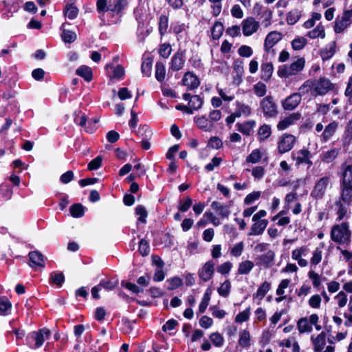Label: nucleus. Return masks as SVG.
<instances>
[{
	"label": "nucleus",
	"mask_w": 352,
	"mask_h": 352,
	"mask_svg": "<svg viewBox=\"0 0 352 352\" xmlns=\"http://www.w3.org/2000/svg\"><path fill=\"white\" fill-rule=\"evenodd\" d=\"M351 203L352 194L340 192V196L336 200L333 204V209L338 216V221L348 219L350 217Z\"/></svg>",
	"instance_id": "nucleus-1"
},
{
	"label": "nucleus",
	"mask_w": 352,
	"mask_h": 352,
	"mask_svg": "<svg viewBox=\"0 0 352 352\" xmlns=\"http://www.w3.org/2000/svg\"><path fill=\"white\" fill-rule=\"evenodd\" d=\"M351 235L349 223L346 222L334 225L331 230V239L340 245H349L351 242Z\"/></svg>",
	"instance_id": "nucleus-2"
},
{
	"label": "nucleus",
	"mask_w": 352,
	"mask_h": 352,
	"mask_svg": "<svg viewBox=\"0 0 352 352\" xmlns=\"http://www.w3.org/2000/svg\"><path fill=\"white\" fill-rule=\"evenodd\" d=\"M305 65V58H298L289 65L285 64L280 66L277 71L278 76L280 78H289L295 76L303 70Z\"/></svg>",
	"instance_id": "nucleus-3"
},
{
	"label": "nucleus",
	"mask_w": 352,
	"mask_h": 352,
	"mask_svg": "<svg viewBox=\"0 0 352 352\" xmlns=\"http://www.w3.org/2000/svg\"><path fill=\"white\" fill-rule=\"evenodd\" d=\"M50 331L47 328L32 331L27 336V344L32 349H38L50 338Z\"/></svg>",
	"instance_id": "nucleus-4"
},
{
	"label": "nucleus",
	"mask_w": 352,
	"mask_h": 352,
	"mask_svg": "<svg viewBox=\"0 0 352 352\" xmlns=\"http://www.w3.org/2000/svg\"><path fill=\"white\" fill-rule=\"evenodd\" d=\"M337 90L336 85L332 83L327 78H320L313 82V93L315 96H324L329 91H336Z\"/></svg>",
	"instance_id": "nucleus-5"
},
{
	"label": "nucleus",
	"mask_w": 352,
	"mask_h": 352,
	"mask_svg": "<svg viewBox=\"0 0 352 352\" xmlns=\"http://www.w3.org/2000/svg\"><path fill=\"white\" fill-rule=\"evenodd\" d=\"M338 125L339 123L338 122L333 121L324 128L322 123H318L316 125L315 130L318 133L322 132L319 135L320 142L322 143L328 142L337 131Z\"/></svg>",
	"instance_id": "nucleus-6"
},
{
	"label": "nucleus",
	"mask_w": 352,
	"mask_h": 352,
	"mask_svg": "<svg viewBox=\"0 0 352 352\" xmlns=\"http://www.w3.org/2000/svg\"><path fill=\"white\" fill-rule=\"evenodd\" d=\"M259 109L267 118H274L278 114L277 105L272 96H267L260 101Z\"/></svg>",
	"instance_id": "nucleus-7"
},
{
	"label": "nucleus",
	"mask_w": 352,
	"mask_h": 352,
	"mask_svg": "<svg viewBox=\"0 0 352 352\" xmlns=\"http://www.w3.org/2000/svg\"><path fill=\"white\" fill-rule=\"evenodd\" d=\"M330 185V176H324L321 177L316 182L314 188L311 192V196L315 199H322Z\"/></svg>",
	"instance_id": "nucleus-8"
},
{
	"label": "nucleus",
	"mask_w": 352,
	"mask_h": 352,
	"mask_svg": "<svg viewBox=\"0 0 352 352\" xmlns=\"http://www.w3.org/2000/svg\"><path fill=\"white\" fill-rule=\"evenodd\" d=\"M342 170L340 192L352 194V164H343Z\"/></svg>",
	"instance_id": "nucleus-9"
},
{
	"label": "nucleus",
	"mask_w": 352,
	"mask_h": 352,
	"mask_svg": "<svg viewBox=\"0 0 352 352\" xmlns=\"http://www.w3.org/2000/svg\"><path fill=\"white\" fill-rule=\"evenodd\" d=\"M296 142V138L288 133L282 135L278 140L277 148L280 154H283L291 151Z\"/></svg>",
	"instance_id": "nucleus-10"
},
{
	"label": "nucleus",
	"mask_w": 352,
	"mask_h": 352,
	"mask_svg": "<svg viewBox=\"0 0 352 352\" xmlns=\"http://www.w3.org/2000/svg\"><path fill=\"white\" fill-rule=\"evenodd\" d=\"M309 249L307 245L298 247L292 250V258L294 261H296L300 267H307L308 265V261L303 257L307 256L309 254Z\"/></svg>",
	"instance_id": "nucleus-11"
},
{
	"label": "nucleus",
	"mask_w": 352,
	"mask_h": 352,
	"mask_svg": "<svg viewBox=\"0 0 352 352\" xmlns=\"http://www.w3.org/2000/svg\"><path fill=\"white\" fill-rule=\"evenodd\" d=\"M241 26L243 35L250 36L257 32L260 25L254 18L250 16L242 21Z\"/></svg>",
	"instance_id": "nucleus-12"
},
{
	"label": "nucleus",
	"mask_w": 352,
	"mask_h": 352,
	"mask_svg": "<svg viewBox=\"0 0 352 352\" xmlns=\"http://www.w3.org/2000/svg\"><path fill=\"white\" fill-rule=\"evenodd\" d=\"M275 253L273 250H268L265 254L256 258V265L261 267L269 268L273 264Z\"/></svg>",
	"instance_id": "nucleus-13"
},
{
	"label": "nucleus",
	"mask_w": 352,
	"mask_h": 352,
	"mask_svg": "<svg viewBox=\"0 0 352 352\" xmlns=\"http://www.w3.org/2000/svg\"><path fill=\"white\" fill-rule=\"evenodd\" d=\"M214 263L212 261H207L198 272L199 277L204 282L210 280L214 272Z\"/></svg>",
	"instance_id": "nucleus-14"
},
{
	"label": "nucleus",
	"mask_w": 352,
	"mask_h": 352,
	"mask_svg": "<svg viewBox=\"0 0 352 352\" xmlns=\"http://www.w3.org/2000/svg\"><path fill=\"white\" fill-rule=\"evenodd\" d=\"M315 352H321L324 349L327 344V335L324 331L318 335H312L310 338Z\"/></svg>",
	"instance_id": "nucleus-15"
},
{
	"label": "nucleus",
	"mask_w": 352,
	"mask_h": 352,
	"mask_svg": "<svg viewBox=\"0 0 352 352\" xmlns=\"http://www.w3.org/2000/svg\"><path fill=\"white\" fill-rule=\"evenodd\" d=\"M300 94L294 93L282 101V107L285 110L295 109L301 102Z\"/></svg>",
	"instance_id": "nucleus-16"
},
{
	"label": "nucleus",
	"mask_w": 352,
	"mask_h": 352,
	"mask_svg": "<svg viewBox=\"0 0 352 352\" xmlns=\"http://www.w3.org/2000/svg\"><path fill=\"white\" fill-rule=\"evenodd\" d=\"M283 38V34L278 31H272L267 34L264 41V50L269 52L270 50Z\"/></svg>",
	"instance_id": "nucleus-17"
},
{
	"label": "nucleus",
	"mask_w": 352,
	"mask_h": 352,
	"mask_svg": "<svg viewBox=\"0 0 352 352\" xmlns=\"http://www.w3.org/2000/svg\"><path fill=\"white\" fill-rule=\"evenodd\" d=\"M255 216L252 217L253 224L251 227L250 235H259L261 234L268 225L267 219H262L259 218L255 219Z\"/></svg>",
	"instance_id": "nucleus-18"
},
{
	"label": "nucleus",
	"mask_w": 352,
	"mask_h": 352,
	"mask_svg": "<svg viewBox=\"0 0 352 352\" xmlns=\"http://www.w3.org/2000/svg\"><path fill=\"white\" fill-rule=\"evenodd\" d=\"M184 63L185 57L184 52L178 51L173 56L169 69L174 72H177L183 68Z\"/></svg>",
	"instance_id": "nucleus-19"
},
{
	"label": "nucleus",
	"mask_w": 352,
	"mask_h": 352,
	"mask_svg": "<svg viewBox=\"0 0 352 352\" xmlns=\"http://www.w3.org/2000/svg\"><path fill=\"white\" fill-rule=\"evenodd\" d=\"M182 83L189 90L195 89L200 85L198 77L190 72H188L184 74Z\"/></svg>",
	"instance_id": "nucleus-20"
},
{
	"label": "nucleus",
	"mask_w": 352,
	"mask_h": 352,
	"mask_svg": "<svg viewBox=\"0 0 352 352\" xmlns=\"http://www.w3.org/2000/svg\"><path fill=\"white\" fill-rule=\"evenodd\" d=\"M311 153L308 149L302 148L298 151H294L291 154L292 159L295 161L296 166L299 167L302 164Z\"/></svg>",
	"instance_id": "nucleus-21"
},
{
	"label": "nucleus",
	"mask_w": 352,
	"mask_h": 352,
	"mask_svg": "<svg viewBox=\"0 0 352 352\" xmlns=\"http://www.w3.org/2000/svg\"><path fill=\"white\" fill-rule=\"evenodd\" d=\"M297 329L300 333H309L312 331V323L311 322V315L309 317H303L298 320Z\"/></svg>",
	"instance_id": "nucleus-22"
},
{
	"label": "nucleus",
	"mask_w": 352,
	"mask_h": 352,
	"mask_svg": "<svg viewBox=\"0 0 352 352\" xmlns=\"http://www.w3.org/2000/svg\"><path fill=\"white\" fill-rule=\"evenodd\" d=\"M235 115L237 117H248L252 115V109L250 105L241 101H236L235 102Z\"/></svg>",
	"instance_id": "nucleus-23"
},
{
	"label": "nucleus",
	"mask_w": 352,
	"mask_h": 352,
	"mask_svg": "<svg viewBox=\"0 0 352 352\" xmlns=\"http://www.w3.org/2000/svg\"><path fill=\"white\" fill-rule=\"evenodd\" d=\"M272 285L270 282H263L257 289L255 294H253V299L257 300V304L261 303V300L265 297L267 292L270 290Z\"/></svg>",
	"instance_id": "nucleus-24"
},
{
	"label": "nucleus",
	"mask_w": 352,
	"mask_h": 352,
	"mask_svg": "<svg viewBox=\"0 0 352 352\" xmlns=\"http://www.w3.org/2000/svg\"><path fill=\"white\" fill-rule=\"evenodd\" d=\"M30 265L32 267H44L45 261L43 255L38 251H33L29 253Z\"/></svg>",
	"instance_id": "nucleus-25"
},
{
	"label": "nucleus",
	"mask_w": 352,
	"mask_h": 352,
	"mask_svg": "<svg viewBox=\"0 0 352 352\" xmlns=\"http://www.w3.org/2000/svg\"><path fill=\"white\" fill-rule=\"evenodd\" d=\"M351 24V19L346 14L342 16H338L335 21L334 31L336 33L343 32Z\"/></svg>",
	"instance_id": "nucleus-26"
},
{
	"label": "nucleus",
	"mask_w": 352,
	"mask_h": 352,
	"mask_svg": "<svg viewBox=\"0 0 352 352\" xmlns=\"http://www.w3.org/2000/svg\"><path fill=\"white\" fill-rule=\"evenodd\" d=\"M300 118V113H292L289 116L286 117L282 120H280L277 124V129L280 131L285 130L289 126L294 124V122L298 120Z\"/></svg>",
	"instance_id": "nucleus-27"
},
{
	"label": "nucleus",
	"mask_w": 352,
	"mask_h": 352,
	"mask_svg": "<svg viewBox=\"0 0 352 352\" xmlns=\"http://www.w3.org/2000/svg\"><path fill=\"white\" fill-rule=\"evenodd\" d=\"M194 120L197 126L205 131H210L214 128V124L205 116L195 117Z\"/></svg>",
	"instance_id": "nucleus-28"
},
{
	"label": "nucleus",
	"mask_w": 352,
	"mask_h": 352,
	"mask_svg": "<svg viewBox=\"0 0 352 352\" xmlns=\"http://www.w3.org/2000/svg\"><path fill=\"white\" fill-rule=\"evenodd\" d=\"M238 130L244 135H250L256 126V122L253 120L246 121L242 124H236Z\"/></svg>",
	"instance_id": "nucleus-29"
},
{
	"label": "nucleus",
	"mask_w": 352,
	"mask_h": 352,
	"mask_svg": "<svg viewBox=\"0 0 352 352\" xmlns=\"http://www.w3.org/2000/svg\"><path fill=\"white\" fill-rule=\"evenodd\" d=\"M339 149L336 148H331L328 151H323L320 157L321 160L324 163L332 162L338 155Z\"/></svg>",
	"instance_id": "nucleus-30"
},
{
	"label": "nucleus",
	"mask_w": 352,
	"mask_h": 352,
	"mask_svg": "<svg viewBox=\"0 0 352 352\" xmlns=\"http://www.w3.org/2000/svg\"><path fill=\"white\" fill-rule=\"evenodd\" d=\"M211 207L221 217L226 219H228L229 217L230 211L228 206L223 205L217 201H213L211 204Z\"/></svg>",
	"instance_id": "nucleus-31"
},
{
	"label": "nucleus",
	"mask_w": 352,
	"mask_h": 352,
	"mask_svg": "<svg viewBox=\"0 0 352 352\" xmlns=\"http://www.w3.org/2000/svg\"><path fill=\"white\" fill-rule=\"evenodd\" d=\"M239 345L243 348H248L251 344V336L250 332L246 329H243L239 331Z\"/></svg>",
	"instance_id": "nucleus-32"
},
{
	"label": "nucleus",
	"mask_w": 352,
	"mask_h": 352,
	"mask_svg": "<svg viewBox=\"0 0 352 352\" xmlns=\"http://www.w3.org/2000/svg\"><path fill=\"white\" fill-rule=\"evenodd\" d=\"M64 14L69 19L72 20L77 17L78 10L74 5V3L67 1L64 9Z\"/></svg>",
	"instance_id": "nucleus-33"
},
{
	"label": "nucleus",
	"mask_w": 352,
	"mask_h": 352,
	"mask_svg": "<svg viewBox=\"0 0 352 352\" xmlns=\"http://www.w3.org/2000/svg\"><path fill=\"white\" fill-rule=\"evenodd\" d=\"M307 36L311 38L315 39L317 38H324L325 37V31L324 26L322 24H318L314 29L307 32Z\"/></svg>",
	"instance_id": "nucleus-34"
},
{
	"label": "nucleus",
	"mask_w": 352,
	"mask_h": 352,
	"mask_svg": "<svg viewBox=\"0 0 352 352\" xmlns=\"http://www.w3.org/2000/svg\"><path fill=\"white\" fill-rule=\"evenodd\" d=\"M274 70V67L271 63H265L261 65V78L265 81L270 79Z\"/></svg>",
	"instance_id": "nucleus-35"
},
{
	"label": "nucleus",
	"mask_w": 352,
	"mask_h": 352,
	"mask_svg": "<svg viewBox=\"0 0 352 352\" xmlns=\"http://www.w3.org/2000/svg\"><path fill=\"white\" fill-rule=\"evenodd\" d=\"M342 144L344 147L352 144V120L346 126L342 137Z\"/></svg>",
	"instance_id": "nucleus-36"
},
{
	"label": "nucleus",
	"mask_w": 352,
	"mask_h": 352,
	"mask_svg": "<svg viewBox=\"0 0 352 352\" xmlns=\"http://www.w3.org/2000/svg\"><path fill=\"white\" fill-rule=\"evenodd\" d=\"M254 264L252 261L246 260L239 264L238 273L239 274H248L253 269Z\"/></svg>",
	"instance_id": "nucleus-37"
},
{
	"label": "nucleus",
	"mask_w": 352,
	"mask_h": 352,
	"mask_svg": "<svg viewBox=\"0 0 352 352\" xmlns=\"http://www.w3.org/2000/svg\"><path fill=\"white\" fill-rule=\"evenodd\" d=\"M126 4V0H109L110 10L115 12L122 11Z\"/></svg>",
	"instance_id": "nucleus-38"
},
{
	"label": "nucleus",
	"mask_w": 352,
	"mask_h": 352,
	"mask_svg": "<svg viewBox=\"0 0 352 352\" xmlns=\"http://www.w3.org/2000/svg\"><path fill=\"white\" fill-rule=\"evenodd\" d=\"M307 43V40L304 36H297L291 42L292 47L295 51L302 50Z\"/></svg>",
	"instance_id": "nucleus-39"
},
{
	"label": "nucleus",
	"mask_w": 352,
	"mask_h": 352,
	"mask_svg": "<svg viewBox=\"0 0 352 352\" xmlns=\"http://www.w3.org/2000/svg\"><path fill=\"white\" fill-rule=\"evenodd\" d=\"M301 16V12L298 9H293L287 14V22L289 25H294L298 21Z\"/></svg>",
	"instance_id": "nucleus-40"
},
{
	"label": "nucleus",
	"mask_w": 352,
	"mask_h": 352,
	"mask_svg": "<svg viewBox=\"0 0 352 352\" xmlns=\"http://www.w3.org/2000/svg\"><path fill=\"white\" fill-rule=\"evenodd\" d=\"M76 74L85 78V80L89 82L92 79V71L87 66H81L76 70Z\"/></svg>",
	"instance_id": "nucleus-41"
},
{
	"label": "nucleus",
	"mask_w": 352,
	"mask_h": 352,
	"mask_svg": "<svg viewBox=\"0 0 352 352\" xmlns=\"http://www.w3.org/2000/svg\"><path fill=\"white\" fill-rule=\"evenodd\" d=\"M155 76L156 79L160 82L164 80L166 77V68L163 63L157 62L156 63Z\"/></svg>",
	"instance_id": "nucleus-42"
},
{
	"label": "nucleus",
	"mask_w": 352,
	"mask_h": 352,
	"mask_svg": "<svg viewBox=\"0 0 352 352\" xmlns=\"http://www.w3.org/2000/svg\"><path fill=\"white\" fill-rule=\"evenodd\" d=\"M12 304L5 297L0 298V315H8L11 311Z\"/></svg>",
	"instance_id": "nucleus-43"
},
{
	"label": "nucleus",
	"mask_w": 352,
	"mask_h": 352,
	"mask_svg": "<svg viewBox=\"0 0 352 352\" xmlns=\"http://www.w3.org/2000/svg\"><path fill=\"white\" fill-rule=\"evenodd\" d=\"M210 294L211 291L210 289H206V292L204 294L202 300L199 305V311L200 313H204L207 309V307L209 305V302L210 300Z\"/></svg>",
	"instance_id": "nucleus-44"
},
{
	"label": "nucleus",
	"mask_w": 352,
	"mask_h": 352,
	"mask_svg": "<svg viewBox=\"0 0 352 352\" xmlns=\"http://www.w3.org/2000/svg\"><path fill=\"white\" fill-rule=\"evenodd\" d=\"M223 25L220 22H216L212 28V37L214 40L219 39L223 32Z\"/></svg>",
	"instance_id": "nucleus-45"
},
{
	"label": "nucleus",
	"mask_w": 352,
	"mask_h": 352,
	"mask_svg": "<svg viewBox=\"0 0 352 352\" xmlns=\"http://www.w3.org/2000/svg\"><path fill=\"white\" fill-rule=\"evenodd\" d=\"M253 91L256 96L263 97L267 93V86L263 82H258L253 86Z\"/></svg>",
	"instance_id": "nucleus-46"
},
{
	"label": "nucleus",
	"mask_w": 352,
	"mask_h": 352,
	"mask_svg": "<svg viewBox=\"0 0 352 352\" xmlns=\"http://www.w3.org/2000/svg\"><path fill=\"white\" fill-rule=\"evenodd\" d=\"M203 104L202 99L197 95H194L190 98L188 105L192 111L199 109Z\"/></svg>",
	"instance_id": "nucleus-47"
},
{
	"label": "nucleus",
	"mask_w": 352,
	"mask_h": 352,
	"mask_svg": "<svg viewBox=\"0 0 352 352\" xmlns=\"http://www.w3.org/2000/svg\"><path fill=\"white\" fill-rule=\"evenodd\" d=\"M262 157L261 151L258 149H254L246 157L245 163L256 164L258 163Z\"/></svg>",
	"instance_id": "nucleus-48"
},
{
	"label": "nucleus",
	"mask_w": 352,
	"mask_h": 352,
	"mask_svg": "<svg viewBox=\"0 0 352 352\" xmlns=\"http://www.w3.org/2000/svg\"><path fill=\"white\" fill-rule=\"evenodd\" d=\"M50 280L53 284L61 286L65 281V276L62 272H52L50 274Z\"/></svg>",
	"instance_id": "nucleus-49"
},
{
	"label": "nucleus",
	"mask_w": 352,
	"mask_h": 352,
	"mask_svg": "<svg viewBox=\"0 0 352 352\" xmlns=\"http://www.w3.org/2000/svg\"><path fill=\"white\" fill-rule=\"evenodd\" d=\"M271 127L267 124L261 126L258 131V135L261 140H266L271 135Z\"/></svg>",
	"instance_id": "nucleus-50"
},
{
	"label": "nucleus",
	"mask_w": 352,
	"mask_h": 352,
	"mask_svg": "<svg viewBox=\"0 0 352 352\" xmlns=\"http://www.w3.org/2000/svg\"><path fill=\"white\" fill-rule=\"evenodd\" d=\"M135 214H136V215L139 216V217L138 219V223H146V219L148 213H147L146 208L144 206H142L141 205L138 206L135 208Z\"/></svg>",
	"instance_id": "nucleus-51"
},
{
	"label": "nucleus",
	"mask_w": 352,
	"mask_h": 352,
	"mask_svg": "<svg viewBox=\"0 0 352 352\" xmlns=\"http://www.w3.org/2000/svg\"><path fill=\"white\" fill-rule=\"evenodd\" d=\"M168 25V19L164 15L162 14L160 16L159 20V32L161 36L164 35L166 33Z\"/></svg>",
	"instance_id": "nucleus-52"
},
{
	"label": "nucleus",
	"mask_w": 352,
	"mask_h": 352,
	"mask_svg": "<svg viewBox=\"0 0 352 352\" xmlns=\"http://www.w3.org/2000/svg\"><path fill=\"white\" fill-rule=\"evenodd\" d=\"M74 122L81 126H85V130L88 133H93L94 131V129H89L86 126L87 118L84 114L76 115Z\"/></svg>",
	"instance_id": "nucleus-53"
},
{
	"label": "nucleus",
	"mask_w": 352,
	"mask_h": 352,
	"mask_svg": "<svg viewBox=\"0 0 352 352\" xmlns=\"http://www.w3.org/2000/svg\"><path fill=\"white\" fill-rule=\"evenodd\" d=\"M76 34L72 31L63 30L61 34V38L65 43H71L76 39Z\"/></svg>",
	"instance_id": "nucleus-54"
},
{
	"label": "nucleus",
	"mask_w": 352,
	"mask_h": 352,
	"mask_svg": "<svg viewBox=\"0 0 352 352\" xmlns=\"http://www.w3.org/2000/svg\"><path fill=\"white\" fill-rule=\"evenodd\" d=\"M230 282L228 280H226L218 288L217 292L221 296L227 297L230 292Z\"/></svg>",
	"instance_id": "nucleus-55"
},
{
	"label": "nucleus",
	"mask_w": 352,
	"mask_h": 352,
	"mask_svg": "<svg viewBox=\"0 0 352 352\" xmlns=\"http://www.w3.org/2000/svg\"><path fill=\"white\" fill-rule=\"evenodd\" d=\"M166 283H168L167 289L168 290H173L182 285V280L177 276H175L168 279Z\"/></svg>",
	"instance_id": "nucleus-56"
},
{
	"label": "nucleus",
	"mask_w": 352,
	"mask_h": 352,
	"mask_svg": "<svg viewBox=\"0 0 352 352\" xmlns=\"http://www.w3.org/2000/svg\"><path fill=\"white\" fill-rule=\"evenodd\" d=\"M70 212L74 217H80L84 214L83 206L80 204H75L70 207Z\"/></svg>",
	"instance_id": "nucleus-57"
},
{
	"label": "nucleus",
	"mask_w": 352,
	"mask_h": 352,
	"mask_svg": "<svg viewBox=\"0 0 352 352\" xmlns=\"http://www.w3.org/2000/svg\"><path fill=\"white\" fill-rule=\"evenodd\" d=\"M322 258V248L318 247L313 252L312 257L311 258V263L312 265H316L319 263H320Z\"/></svg>",
	"instance_id": "nucleus-58"
},
{
	"label": "nucleus",
	"mask_w": 352,
	"mask_h": 352,
	"mask_svg": "<svg viewBox=\"0 0 352 352\" xmlns=\"http://www.w3.org/2000/svg\"><path fill=\"white\" fill-rule=\"evenodd\" d=\"M210 339L212 344L217 347H221L224 343L223 337L219 333H212L210 336Z\"/></svg>",
	"instance_id": "nucleus-59"
},
{
	"label": "nucleus",
	"mask_w": 352,
	"mask_h": 352,
	"mask_svg": "<svg viewBox=\"0 0 352 352\" xmlns=\"http://www.w3.org/2000/svg\"><path fill=\"white\" fill-rule=\"evenodd\" d=\"M118 285V280H102L98 285L100 287L104 288L107 291L113 289Z\"/></svg>",
	"instance_id": "nucleus-60"
},
{
	"label": "nucleus",
	"mask_w": 352,
	"mask_h": 352,
	"mask_svg": "<svg viewBox=\"0 0 352 352\" xmlns=\"http://www.w3.org/2000/svg\"><path fill=\"white\" fill-rule=\"evenodd\" d=\"M336 43L333 42L329 49H324L321 52V57L323 60H327L331 58L335 54Z\"/></svg>",
	"instance_id": "nucleus-61"
},
{
	"label": "nucleus",
	"mask_w": 352,
	"mask_h": 352,
	"mask_svg": "<svg viewBox=\"0 0 352 352\" xmlns=\"http://www.w3.org/2000/svg\"><path fill=\"white\" fill-rule=\"evenodd\" d=\"M313 91V81L306 80L304 83L299 87L298 94H300V97L302 98V95H304L308 93L309 91Z\"/></svg>",
	"instance_id": "nucleus-62"
},
{
	"label": "nucleus",
	"mask_w": 352,
	"mask_h": 352,
	"mask_svg": "<svg viewBox=\"0 0 352 352\" xmlns=\"http://www.w3.org/2000/svg\"><path fill=\"white\" fill-rule=\"evenodd\" d=\"M240 56L249 58L253 54L252 49L248 45H241L238 50Z\"/></svg>",
	"instance_id": "nucleus-63"
},
{
	"label": "nucleus",
	"mask_w": 352,
	"mask_h": 352,
	"mask_svg": "<svg viewBox=\"0 0 352 352\" xmlns=\"http://www.w3.org/2000/svg\"><path fill=\"white\" fill-rule=\"evenodd\" d=\"M250 308H247L245 311L239 313L235 318V322L242 323L247 321L250 318Z\"/></svg>",
	"instance_id": "nucleus-64"
}]
</instances>
